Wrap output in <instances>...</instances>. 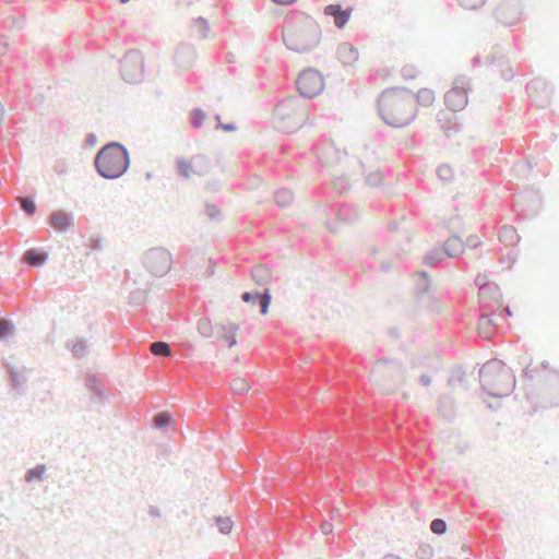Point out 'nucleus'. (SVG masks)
Masks as SVG:
<instances>
[{"instance_id":"nucleus-26","label":"nucleus","mask_w":559,"mask_h":559,"mask_svg":"<svg viewBox=\"0 0 559 559\" xmlns=\"http://www.w3.org/2000/svg\"><path fill=\"white\" fill-rule=\"evenodd\" d=\"M498 237L504 246H515L521 240L518 230L512 225H503L499 229Z\"/></svg>"},{"instance_id":"nucleus-22","label":"nucleus","mask_w":559,"mask_h":559,"mask_svg":"<svg viewBox=\"0 0 559 559\" xmlns=\"http://www.w3.org/2000/svg\"><path fill=\"white\" fill-rule=\"evenodd\" d=\"M48 257L49 253L44 248H29L23 253L22 261L32 267H40L47 262Z\"/></svg>"},{"instance_id":"nucleus-9","label":"nucleus","mask_w":559,"mask_h":559,"mask_svg":"<svg viewBox=\"0 0 559 559\" xmlns=\"http://www.w3.org/2000/svg\"><path fill=\"white\" fill-rule=\"evenodd\" d=\"M469 79L465 75L457 76L454 80L453 86L444 94V104L448 111L457 112L463 110L467 103V86Z\"/></svg>"},{"instance_id":"nucleus-42","label":"nucleus","mask_w":559,"mask_h":559,"mask_svg":"<svg viewBox=\"0 0 559 559\" xmlns=\"http://www.w3.org/2000/svg\"><path fill=\"white\" fill-rule=\"evenodd\" d=\"M21 209L25 216L32 217L36 213L37 206L32 198L25 197L21 202Z\"/></svg>"},{"instance_id":"nucleus-6","label":"nucleus","mask_w":559,"mask_h":559,"mask_svg":"<svg viewBox=\"0 0 559 559\" xmlns=\"http://www.w3.org/2000/svg\"><path fill=\"white\" fill-rule=\"evenodd\" d=\"M120 74L122 80L130 84H136L143 80V56L138 49H130L124 53L120 60Z\"/></svg>"},{"instance_id":"nucleus-13","label":"nucleus","mask_w":559,"mask_h":559,"mask_svg":"<svg viewBox=\"0 0 559 559\" xmlns=\"http://www.w3.org/2000/svg\"><path fill=\"white\" fill-rule=\"evenodd\" d=\"M485 64L487 67H496L504 81H511L515 75V70L503 55L500 45L492 46L490 53L485 58Z\"/></svg>"},{"instance_id":"nucleus-7","label":"nucleus","mask_w":559,"mask_h":559,"mask_svg":"<svg viewBox=\"0 0 559 559\" xmlns=\"http://www.w3.org/2000/svg\"><path fill=\"white\" fill-rule=\"evenodd\" d=\"M543 197L538 190L526 189L520 192L513 202L514 210L522 218H533L542 210Z\"/></svg>"},{"instance_id":"nucleus-29","label":"nucleus","mask_w":559,"mask_h":559,"mask_svg":"<svg viewBox=\"0 0 559 559\" xmlns=\"http://www.w3.org/2000/svg\"><path fill=\"white\" fill-rule=\"evenodd\" d=\"M271 270L263 264L254 265L251 269V278L258 285H266L271 281Z\"/></svg>"},{"instance_id":"nucleus-56","label":"nucleus","mask_w":559,"mask_h":559,"mask_svg":"<svg viewBox=\"0 0 559 559\" xmlns=\"http://www.w3.org/2000/svg\"><path fill=\"white\" fill-rule=\"evenodd\" d=\"M194 23L197 26L200 27L201 33H202V38H205L207 35V32L210 29L207 20L203 16H199L194 20Z\"/></svg>"},{"instance_id":"nucleus-52","label":"nucleus","mask_w":559,"mask_h":559,"mask_svg":"<svg viewBox=\"0 0 559 559\" xmlns=\"http://www.w3.org/2000/svg\"><path fill=\"white\" fill-rule=\"evenodd\" d=\"M366 183L370 187H378L382 181V176L379 171L370 173L366 176Z\"/></svg>"},{"instance_id":"nucleus-50","label":"nucleus","mask_w":559,"mask_h":559,"mask_svg":"<svg viewBox=\"0 0 559 559\" xmlns=\"http://www.w3.org/2000/svg\"><path fill=\"white\" fill-rule=\"evenodd\" d=\"M487 0H459L462 8L467 10H478Z\"/></svg>"},{"instance_id":"nucleus-32","label":"nucleus","mask_w":559,"mask_h":559,"mask_svg":"<svg viewBox=\"0 0 559 559\" xmlns=\"http://www.w3.org/2000/svg\"><path fill=\"white\" fill-rule=\"evenodd\" d=\"M274 201L278 206L287 207L294 201V193L288 188H281L274 192Z\"/></svg>"},{"instance_id":"nucleus-60","label":"nucleus","mask_w":559,"mask_h":559,"mask_svg":"<svg viewBox=\"0 0 559 559\" xmlns=\"http://www.w3.org/2000/svg\"><path fill=\"white\" fill-rule=\"evenodd\" d=\"M216 129H221L226 132H233V131L237 130V124L235 122H227V123L219 122L216 124Z\"/></svg>"},{"instance_id":"nucleus-23","label":"nucleus","mask_w":559,"mask_h":559,"mask_svg":"<svg viewBox=\"0 0 559 559\" xmlns=\"http://www.w3.org/2000/svg\"><path fill=\"white\" fill-rule=\"evenodd\" d=\"M418 307L427 310L430 313L438 314L442 310L440 299L435 295L433 290H430L416 298Z\"/></svg>"},{"instance_id":"nucleus-28","label":"nucleus","mask_w":559,"mask_h":559,"mask_svg":"<svg viewBox=\"0 0 559 559\" xmlns=\"http://www.w3.org/2000/svg\"><path fill=\"white\" fill-rule=\"evenodd\" d=\"M336 216L341 222L354 223L359 218V212L354 205L345 203L337 209Z\"/></svg>"},{"instance_id":"nucleus-53","label":"nucleus","mask_w":559,"mask_h":559,"mask_svg":"<svg viewBox=\"0 0 559 559\" xmlns=\"http://www.w3.org/2000/svg\"><path fill=\"white\" fill-rule=\"evenodd\" d=\"M206 215L211 221H219L222 217V212L216 205L209 204L206 205Z\"/></svg>"},{"instance_id":"nucleus-1","label":"nucleus","mask_w":559,"mask_h":559,"mask_svg":"<svg viewBox=\"0 0 559 559\" xmlns=\"http://www.w3.org/2000/svg\"><path fill=\"white\" fill-rule=\"evenodd\" d=\"M378 112L390 127L404 128L417 116L414 93L406 87H390L378 97Z\"/></svg>"},{"instance_id":"nucleus-21","label":"nucleus","mask_w":559,"mask_h":559,"mask_svg":"<svg viewBox=\"0 0 559 559\" xmlns=\"http://www.w3.org/2000/svg\"><path fill=\"white\" fill-rule=\"evenodd\" d=\"M3 368L9 381L10 386L17 392V394L22 395L25 393L24 383L26 382V378L22 377L15 366L12 364L4 361Z\"/></svg>"},{"instance_id":"nucleus-10","label":"nucleus","mask_w":559,"mask_h":559,"mask_svg":"<svg viewBox=\"0 0 559 559\" xmlns=\"http://www.w3.org/2000/svg\"><path fill=\"white\" fill-rule=\"evenodd\" d=\"M539 406L542 408L559 405V372L548 371L543 377V384L538 392Z\"/></svg>"},{"instance_id":"nucleus-4","label":"nucleus","mask_w":559,"mask_h":559,"mask_svg":"<svg viewBox=\"0 0 559 559\" xmlns=\"http://www.w3.org/2000/svg\"><path fill=\"white\" fill-rule=\"evenodd\" d=\"M96 173L104 179L116 180L130 167V154L126 145L110 141L102 146L94 156Z\"/></svg>"},{"instance_id":"nucleus-39","label":"nucleus","mask_w":559,"mask_h":559,"mask_svg":"<svg viewBox=\"0 0 559 559\" xmlns=\"http://www.w3.org/2000/svg\"><path fill=\"white\" fill-rule=\"evenodd\" d=\"M250 389L249 383L246 379L236 377L230 381V390L238 395L246 394Z\"/></svg>"},{"instance_id":"nucleus-55","label":"nucleus","mask_w":559,"mask_h":559,"mask_svg":"<svg viewBox=\"0 0 559 559\" xmlns=\"http://www.w3.org/2000/svg\"><path fill=\"white\" fill-rule=\"evenodd\" d=\"M417 70L413 66H404L401 70V75L405 80H413L417 76Z\"/></svg>"},{"instance_id":"nucleus-47","label":"nucleus","mask_w":559,"mask_h":559,"mask_svg":"<svg viewBox=\"0 0 559 559\" xmlns=\"http://www.w3.org/2000/svg\"><path fill=\"white\" fill-rule=\"evenodd\" d=\"M433 557V548L428 544H421L416 550L417 559H431Z\"/></svg>"},{"instance_id":"nucleus-46","label":"nucleus","mask_w":559,"mask_h":559,"mask_svg":"<svg viewBox=\"0 0 559 559\" xmlns=\"http://www.w3.org/2000/svg\"><path fill=\"white\" fill-rule=\"evenodd\" d=\"M198 331L202 336L210 337L212 335L211 321L206 318H201L198 321Z\"/></svg>"},{"instance_id":"nucleus-24","label":"nucleus","mask_w":559,"mask_h":559,"mask_svg":"<svg viewBox=\"0 0 559 559\" xmlns=\"http://www.w3.org/2000/svg\"><path fill=\"white\" fill-rule=\"evenodd\" d=\"M337 59L343 66H352L358 60V49L349 43H342L336 50Z\"/></svg>"},{"instance_id":"nucleus-17","label":"nucleus","mask_w":559,"mask_h":559,"mask_svg":"<svg viewBox=\"0 0 559 559\" xmlns=\"http://www.w3.org/2000/svg\"><path fill=\"white\" fill-rule=\"evenodd\" d=\"M48 224L58 233H67L74 227V215L63 210L52 211L48 217Z\"/></svg>"},{"instance_id":"nucleus-38","label":"nucleus","mask_w":559,"mask_h":559,"mask_svg":"<svg viewBox=\"0 0 559 559\" xmlns=\"http://www.w3.org/2000/svg\"><path fill=\"white\" fill-rule=\"evenodd\" d=\"M151 352L155 356H171V347L167 342L157 341L151 344Z\"/></svg>"},{"instance_id":"nucleus-40","label":"nucleus","mask_w":559,"mask_h":559,"mask_svg":"<svg viewBox=\"0 0 559 559\" xmlns=\"http://www.w3.org/2000/svg\"><path fill=\"white\" fill-rule=\"evenodd\" d=\"M46 472L45 465H36L33 468H29L24 476L25 481H33V480H43L44 474Z\"/></svg>"},{"instance_id":"nucleus-45","label":"nucleus","mask_w":559,"mask_h":559,"mask_svg":"<svg viewBox=\"0 0 559 559\" xmlns=\"http://www.w3.org/2000/svg\"><path fill=\"white\" fill-rule=\"evenodd\" d=\"M177 171H178L179 176H181L182 178H185V179L189 178L191 175V171H192L190 162H188L185 158H179L177 160Z\"/></svg>"},{"instance_id":"nucleus-3","label":"nucleus","mask_w":559,"mask_h":559,"mask_svg":"<svg viewBox=\"0 0 559 559\" xmlns=\"http://www.w3.org/2000/svg\"><path fill=\"white\" fill-rule=\"evenodd\" d=\"M479 382L491 397L508 396L515 388V377L510 367L500 359H490L479 369Z\"/></svg>"},{"instance_id":"nucleus-54","label":"nucleus","mask_w":559,"mask_h":559,"mask_svg":"<svg viewBox=\"0 0 559 559\" xmlns=\"http://www.w3.org/2000/svg\"><path fill=\"white\" fill-rule=\"evenodd\" d=\"M237 329H238L237 324H231L229 331L226 334H224V338L227 341L229 348L235 346L237 343L236 336H235V331Z\"/></svg>"},{"instance_id":"nucleus-57","label":"nucleus","mask_w":559,"mask_h":559,"mask_svg":"<svg viewBox=\"0 0 559 559\" xmlns=\"http://www.w3.org/2000/svg\"><path fill=\"white\" fill-rule=\"evenodd\" d=\"M481 245V241L479 240L477 235H471L466 238L464 241V248L468 247L471 249H475Z\"/></svg>"},{"instance_id":"nucleus-5","label":"nucleus","mask_w":559,"mask_h":559,"mask_svg":"<svg viewBox=\"0 0 559 559\" xmlns=\"http://www.w3.org/2000/svg\"><path fill=\"white\" fill-rule=\"evenodd\" d=\"M142 262L150 274L155 277H162L170 271L173 257L167 249L154 247L144 253Z\"/></svg>"},{"instance_id":"nucleus-25","label":"nucleus","mask_w":559,"mask_h":559,"mask_svg":"<svg viewBox=\"0 0 559 559\" xmlns=\"http://www.w3.org/2000/svg\"><path fill=\"white\" fill-rule=\"evenodd\" d=\"M442 250L448 258H456L464 252V241L460 236L452 235L444 241Z\"/></svg>"},{"instance_id":"nucleus-30","label":"nucleus","mask_w":559,"mask_h":559,"mask_svg":"<svg viewBox=\"0 0 559 559\" xmlns=\"http://www.w3.org/2000/svg\"><path fill=\"white\" fill-rule=\"evenodd\" d=\"M417 280L415 283V297H419L420 295H424L431 289V280L426 271H418L417 273Z\"/></svg>"},{"instance_id":"nucleus-48","label":"nucleus","mask_w":559,"mask_h":559,"mask_svg":"<svg viewBox=\"0 0 559 559\" xmlns=\"http://www.w3.org/2000/svg\"><path fill=\"white\" fill-rule=\"evenodd\" d=\"M15 326L11 320H5L0 324V337L7 338L14 334Z\"/></svg>"},{"instance_id":"nucleus-35","label":"nucleus","mask_w":559,"mask_h":559,"mask_svg":"<svg viewBox=\"0 0 559 559\" xmlns=\"http://www.w3.org/2000/svg\"><path fill=\"white\" fill-rule=\"evenodd\" d=\"M67 348L71 349L76 358H83L87 354V343L85 340H78L75 343L67 342Z\"/></svg>"},{"instance_id":"nucleus-33","label":"nucleus","mask_w":559,"mask_h":559,"mask_svg":"<svg viewBox=\"0 0 559 559\" xmlns=\"http://www.w3.org/2000/svg\"><path fill=\"white\" fill-rule=\"evenodd\" d=\"M415 97V106L417 104L421 106H430L435 100V93L430 88H420L416 94H414Z\"/></svg>"},{"instance_id":"nucleus-18","label":"nucleus","mask_w":559,"mask_h":559,"mask_svg":"<svg viewBox=\"0 0 559 559\" xmlns=\"http://www.w3.org/2000/svg\"><path fill=\"white\" fill-rule=\"evenodd\" d=\"M84 385L91 392L92 403L104 404L107 401L105 386L96 374L87 373L84 378Z\"/></svg>"},{"instance_id":"nucleus-58","label":"nucleus","mask_w":559,"mask_h":559,"mask_svg":"<svg viewBox=\"0 0 559 559\" xmlns=\"http://www.w3.org/2000/svg\"><path fill=\"white\" fill-rule=\"evenodd\" d=\"M518 260V252L513 249L509 250L507 255H502L501 258V262L504 263H509V264H514Z\"/></svg>"},{"instance_id":"nucleus-2","label":"nucleus","mask_w":559,"mask_h":559,"mask_svg":"<svg viewBox=\"0 0 559 559\" xmlns=\"http://www.w3.org/2000/svg\"><path fill=\"white\" fill-rule=\"evenodd\" d=\"M282 38L285 47L298 53L313 50L321 40L317 21L304 12H295L284 21Z\"/></svg>"},{"instance_id":"nucleus-63","label":"nucleus","mask_w":559,"mask_h":559,"mask_svg":"<svg viewBox=\"0 0 559 559\" xmlns=\"http://www.w3.org/2000/svg\"><path fill=\"white\" fill-rule=\"evenodd\" d=\"M97 142V136L95 133H87L85 136V146H94Z\"/></svg>"},{"instance_id":"nucleus-59","label":"nucleus","mask_w":559,"mask_h":559,"mask_svg":"<svg viewBox=\"0 0 559 559\" xmlns=\"http://www.w3.org/2000/svg\"><path fill=\"white\" fill-rule=\"evenodd\" d=\"M103 247V240L98 237L90 238L88 248L91 251H98Z\"/></svg>"},{"instance_id":"nucleus-37","label":"nucleus","mask_w":559,"mask_h":559,"mask_svg":"<svg viewBox=\"0 0 559 559\" xmlns=\"http://www.w3.org/2000/svg\"><path fill=\"white\" fill-rule=\"evenodd\" d=\"M466 373L462 367H455L451 371V376L448 379V385L455 386L456 384H465Z\"/></svg>"},{"instance_id":"nucleus-64","label":"nucleus","mask_w":559,"mask_h":559,"mask_svg":"<svg viewBox=\"0 0 559 559\" xmlns=\"http://www.w3.org/2000/svg\"><path fill=\"white\" fill-rule=\"evenodd\" d=\"M321 532L324 534V535H329L333 532V525L331 522H328V521H324L321 526Z\"/></svg>"},{"instance_id":"nucleus-8","label":"nucleus","mask_w":559,"mask_h":559,"mask_svg":"<svg viewBox=\"0 0 559 559\" xmlns=\"http://www.w3.org/2000/svg\"><path fill=\"white\" fill-rule=\"evenodd\" d=\"M296 85L300 96L313 98L323 91L324 80L321 72L309 68L299 73Z\"/></svg>"},{"instance_id":"nucleus-27","label":"nucleus","mask_w":559,"mask_h":559,"mask_svg":"<svg viewBox=\"0 0 559 559\" xmlns=\"http://www.w3.org/2000/svg\"><path fill=\"white\" fill-rule=\"evenodd\" d=\"M174 424V415L168 411L158 412L152 417V428L156 430L167 429Z\"/></svg>"},{"instance_id":"nucleus-36","label":"nucleus","mask_w":559,"mask_h":559,"mask_svg":"<svg viewBox=\"0 0 559 559\" xmlns=\"http://www.w3.org/2000/svg\"><path fill=\"white\" fill-rule=\"evenodd\" d=\"M436 174L443 183L451 182L454 177L453 168L447 163L439 165L436 169Z\"/></svg>"},{"instance_id":"nucleus-49","label":"nucleus","mask_w":559,"mask_h":559,"mask_svg":"<svg viewBox=\"0 0 559 559\" xmlns=\"http://www.w3.org/2000/svg\"><path fill=\"white\" fill-rule=\"evenodd\" d=\"M333 189L338 193H343L348 190L349 181L347 177H337L332 182Z\"/></svg>"},{"instance_id":"nucleus-34","label":"nucleus","mask_w":559,"mask_h":559,"mask_svg":"<svg viewBox=\"0 0 559 559\" xmlns=\"http://www.w3.org/2000/svg\"><path fill=\"white\" fill-rule=\"evenodd\" d=\"M214 521L221 534L228 535L231 533L234 527L231 518L217 515L214 518Z\"/></svg>"},{"instance_id":"nucleus-11","label":"nucleus","mask_w":559,"mask_h":559,"mask_svg":"<svg viewBox=\"0 0 559 559\" xmlns=\"http://www.w3.org/2000/svg\"><path fill=\"white\" fill-rule=\"evenodd\" d=\"M526 93L537 107L544 108L549 105L552 86L543 78H535L525 85Z\"/></svg>"},{"instance_id":"nucleus-44","label":"nucleus","mask_w":559,"mask_h":559,"mask_svg":"<svg viewBox=\"0 0 559 559\" xmlns=\"http://www.w3.org/2000/svg\"><path fill=\"white\" fill-rule=\"evenodd\" d=\"M146 300V293L142 289H136L130 293L129 295V304L131 306H142Z\"/></svg>"},{"instance_id":"nucleus-43","label":"nucleus","mask_w":559,"mask_h":559,"mask_svg":"<svg viewBox=\"0 0 559 559\" xmlns=\"http://www.w3.org/2000/svg\"><path fill=\"white\" fill-rule=\"evenodd\" d=\"M430 530L433 534L442 536L448 530L447 522L440 518L433 519L430 523Z\"/></svg>"},{"instance_id":"nucleus-15","label":"nucleus","mask_w":559,"mask_h":559,"mask_svg":"<svg viewBox=\"0 0 559 559\" xmlns=\"http://www.w3.org/2000/svg\"><path fill=\"white\" fill-rule=\"evenodd\" d=\"M241 300L245 304L258 305L259 311L262 316L266 314L270 309L272 296L269 289H264L263 292L251 290L243 292L240 296Z\"/></svg>"},{"instance_id":"nucleus-19","label":"nucleus","mask_w":559,"mask_h":559,"mask_svg":"<svg viewBox=\"0 0 559 559\" xmlns=\"http://www.w3.org/2000/svg\"><path fill=\"white\" fill-rule=\"evenodd\" d=\"M324 14L333 17L334 25L342 29L350 19L352 8L343 9L340 3H333L324 8Z\"/></svg>"},{"instance_id":"nucleus-31","label":"nucleus","mask_w":559,"mask_h":559,"mask_svg":"<svg viewBox=\"0 0 559 559\" xmlns=\"http://www.w3.org/2000/svg\"><path fill=\"white\" fill-rule=\"evenodd\" d=\"M447 258L442 248H433L428 251L424 257V264L432 267H437Z\"/></svg>"},{"instance_id":"nucleus-14","label":"nucleus","mask_w":559,"mask_h":559,"mask_svg":"<svg viewBox=\"0 0 559 559\" xmlns=\"http://www.w3.org/2000/svg\"><path fill=\"white\" fill-rule=\"evenodd\" d=\"M437 123L447 138H452L463 129V122L453 111L440 110L437 114Z\"/></svg>"},{"instance_id":"nucleus-62","label":"nucleus","mask_w":559,"mask_h":559,"mask_svg":"<svg viewBox=\"0 0 559 559\" xmlns=\"http://www.w3.org/2000/svg\"><path fill=\"white\" fill-rule=\"evenodd\" d=\"M418 382L420 385L427 388L431 384V377L427 373H423L419 376Z\"/></svg>"},{"instance_id":"nucleus-16","label":"nucleus","mask_w":559,"mask_h":559,"mask_svg":"<svg viewBox=\"0 0 559 559\" xmlns=\"http://www.w3.org/2000/svg\"><path fill=\"white\" fill-rule=\"evenodd\" d=\"M195 60V49L192 45L181 43L177 46L174 55V62L178 69L188 70Z\"/></svg>"},{"instance_id":"nucleus-12","label":"nucleus","mask_w":559,"mask_h":559,"mask_svg":"<svg viewBox=\"0 0 559 559\" xmlns=\"http://www.w3.org/2000/svg\"><path fill=\"white\" fill-rule=\"evenodd\" d=\"M496 20L507 26L516 24L523 14L521 0H502L493 12Z\"/></svg>"},{"instance_id":"nucleus-41","label":"nucleus","mask_w":559,"mask_h":559,"mask_svg":"<svg viewBox=\"0 0 559 559\" xmlns=\"http://www.w3.org/2000/svg\"><path fill=\"white\" fill-rule=\"evenodd\" d=\"M205 112L201 108H194L190 112V124L192 128H200L205 119Z\"/></svg>"},{"instance_id":"nucleus-20","label":"nucleus","mask_w":559,"mask_h":559,"mask_svg":"<svg viewBox=\"0 0 559 559\" xmlns=\"http://www.w3.org/2000/svg\"><path fill=\"white\" fill-rule=\"evenodd\" d=\"M437 412L441 418L452 421L456 416V405L453 396L441 394L437 399Z\"/></svg>"},{"instance_id":"nucleus-51","label":"nucleus","mask_w":559,"mask_h":559,"mask_svg":"<svg viewBox=\"0 0 559 559\" xmlns=\"http://www.w3.org/2000/svg\"><path fill=\"white\" fill-rule=\"evenodd\" d=\"M4 25L5 27L22 29L25 25V20L24 17L9 16L4 21Z\"/></svg>"},{"instance_id":"nucleus-61","label":"nucleus","mask_w":559,"mask_h":559,"mask_svg":"<svg viewBox=\"0 0 559 559\" xmlns=\"http://www.w3.org/2000/svg\"><path fill=\"white\" fill-rule=\"evenodd\" d=\"M273 116L275 119H277V118L284 119L285 118L284 104L280 103L275 106V108L273 110Z\"/></svg>"}]
</instances>
